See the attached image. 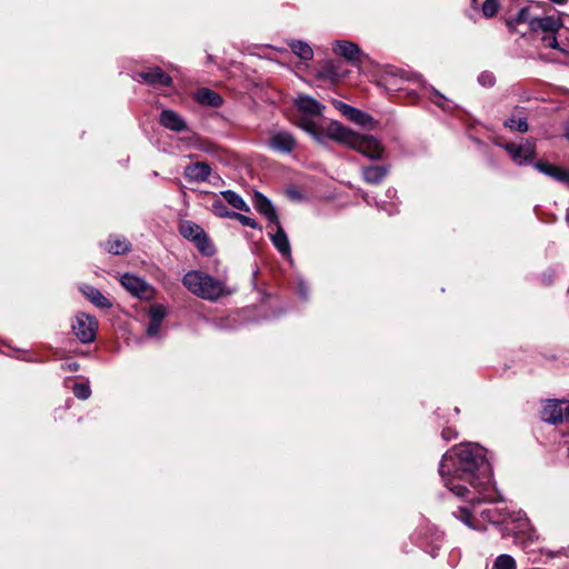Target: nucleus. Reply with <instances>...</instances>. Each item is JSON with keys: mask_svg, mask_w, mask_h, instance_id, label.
I'll return each instance as SVG.
<instances>
[{"mask_svg": "<svg viewBox=\"0 0 569 569\" xmlns=\"http://www.w3.org/2000/svg\"><path fill=\"white\" fill-rule=\"evenodd\" d=\"M83 296L98 308H110L112 305L110 301L94 287L83 286L81 287Z\"/></svg>", "mask_w": 569, "mask_h": 569, "instance_id": "4be33fe9", "label": "nucleus"}, {"mask_svg": "<svg viewBox=\"0 0 569 569\" xmlns=\"http://www.w3.org/2000/svg\"><path fill=\"white\" fill-rule=\"evenodd\" d=\"M269 236L272 241V244L283 257L291 256L289 239L280 222H278V226H273L272 230L269 231Z\"/></svg>", "mask_w": 569, "mask_h": 569, "instance_id": "4468645a", "label": "nucleus"}, {"mask_svg": "<svg viewBox=\"0 0 569 569\" xmlns=\"http://www.w3.org/2000/svg\"><path fill=\"white\" fill-rule=\"evenodd\" d=\"M325 133L328 139L342 143L372 160L380 159L385 151L381 142L373 136L357 133L340 122L330 123L325 129Z\"/></svg>", "mask_w": 569, "mask_h": 569, "instance_id": "f03ea898", "label": "nucleus"}, {"mask_svg": "<svg viewBox=\"0 0 569 569\" xmlns=\"http://www.w3.org/2000/svg\"><path fill=\"white\" fill-rule=\"evenodd\" d=\"M439 473L452 493L469 502L498 500L486 450L476 443H462L447 451Z\"/></svg>", "mask_w": 569, "mask_h": 569, "instance_id": "f257e3e1", "label": "nucleus"}, {"mask_svg": "<svg viewBox=\"0 0 569 569\" xmlns=\"http://www.w3.org/2000/svg\"><path fill=\"white\" fill-rule=\"evenodd\" d=\"M183 286L193 295L208 300H216L224 293L221 281L201 271H189L183 276Z\"/></svg>", "mask_w": 569, "mask_h": 569, "instance_id": "20e7f679", "label": "nucleus"}, {"mask_svg": "<svg viewBox=\"0 0 569 569\" xmlns=\"http://www.w3.org/2000/svg\"><path fill=\"white\" fill-rule=\"evenodd\" d=\"M288 46L291 48L292 52L302 60L308 61L313 57V50L307 42L291 40L288 42Z\"/></svg>", "mask_w": 569, "mask_h": 569, "instance_id": "b1692460", "label": "nucleus"}, {"mask_svg": "<svg viewBox=\"0 0 569 569\" xmlns=\"http://www.w3.org/2000/svg\"><path fill=\"white\" fill-rule=\"evenodd\" d=\"M442 437L446 439V440H450L452 438L456 437V435L451 431V430H443L442 431Z\"/></svg>", "mask_w": 569, "mask_h": 569, "instance_id": "a19ab883", "label": "nucleus"}, {"mask_svg": "<svg viewBox=\"0 0 569 569\" xmlns=\"http://www.w3.org/2000/svg\"><path fill=\"white\" fill-rule=\"evenodd\" d=\"M98 321L94 317L82 312L76 316L72 331L82 343L92 342L96 339Z\"/></svg>", "mask_w": 569, "mask_h": 569, "instance_id": "423d86ee", "label": "nucleus"}, {"mask_svg": "<svg viewBox=\"0 0 569 569\" xmlns=\"http://www.w3.org/2000/svg\"><path fill=\"white\" fill-rule=\"evenodd\" d=\"M517 521L518 526L516 527L515 540L518 545L527 548L538 540V535L525 515H519Z\"/></svg>", "mask_w": 569, "mask_h": 569, "instance_id": "1a4fd4ad", "label": "nucleus"}, {"mask_svg": "<svg viewBox=\"0 0 569 569\" xmlns=\"http://www.w3.org/2000/svg\"><path fill=\"white\" fill-rule=\"evenodd\" d=\"M505 149L513 162L518 164H522L531 160L535 156V146L528 141L521 144L507 143Z\"/></svg>", "mask_w": 569, "mask_h": 569, "instance_id": "9b49d317", "label": "nucleus"}, {"mask_svg": "<svg viewBox=\"0 0 569 569\" xmlns=\"http://www.w3.org/2000/svg\"><path fill=\"white\" fill-rule=\"evenodd\" d=\"M482 86L491 87L495 83V77L489 72H483L478 78Z\"/></svg>", "mask_w": 569, "mask_h": 569, "instance_id": "4c0bfd02", "label": "nucleus"}, {"mask_svg": "<svg viewBox=\"0 0 569 569\" xmlns=\"http://www.w3.org/2000/svg\"><path fill=\"white\" fill-rule=\"evenodd\" d=\"M321 76L328 78L332 81L338 80L345 76V72H341L338 68V64L330 61L326 63L323 70L321 71Z\"/></svg>", "mask_w": 569, "mask_h": 569, "instance_id": "cd10ccee", "label": "nucleus"}, {"mask_svg": "<svg viewBox=\"0 0 569 569\" xmlns=\"http://www.w3.org/2000/svg\"><path fill=\"white\" fill-rule=\"evenodd\" d=\"M336 106L349 120L357 124L371 126L373 123L372 117L359 109H356L343 102H337Z\"/></svg>", "mask_w": 569, "mask_h": 569, "instance_id": "2eb2a0df", "label": "nucleus"}, {"mask_svg": "<svg viewBox=\"0 0 569 569\" xmlns=\"http://www.w3.org/2000/svg\"><path fill=\"white\" fill-rule=\"evenodd\" d=\"M565 403V401L548 400L541 411L542 420L553 425L561 422L563 416L569 413V406H566L565 409L561 407Z\"/></svg>", "mask_w": 569, "mask_h": 569, "instance_id": "9d476101", "label": "nucleus"}, {"mask_svg": "<svg viewBox=\"0 0 569 569\" xmlns=\"http://www.w3.org/2000/svg\"><path fill=\"white\" fill-rule=\"evenodd\" d=\"M210 173L211 168L206 162H194L184 169V177L190 181H206Z\"/></svg>", "mask_w": 569, "mask_h": 569, "instance_id": "dca6fc26", "label": "nucleus"}, {"mask_svg": "<svg viewBox=\"0 0 569 569\" xmlns=\"http://www.w3.org/2000/svg\"><path fill=\"white\" fill-rule=\"evenodd\" d=\"M166 315H167L166 308L161 305H153V306H151V308L149 310L150 320L158 322V323L162 322Z\"/></svg>", "mask_w": 569, "mask_h": 569, "instance_id": "7c9ffc66", "label": "nucleus"}, {"mask_svg": "<svg viewBox=\"0 0 569 569\" xmlns=\"http://www.w3.org/2000/svg\"><path fill=\"white\" fill-rule=\"evenodd\" d=\"M230 218L238 220L243 226H247V227H250L253 229H260V226L258 224V222L248 216L237 212V213L230 214Z\"/></svg>", "mask_w": 569, "mask_h": 569, "instance_id": "f704fd0d", "label": "nucleus"}, {"mask_svg": "<svg viewBox=\"0 0 569 569\" xmlns=\"http://www.w3.org/2000/svg\"><path fill=\"white\" fill-rule=\"evenodd\" d=\"M212 211L217 217L221 218H230V214L236 213L234 211H229L221 200L212 202Z\"/></svg>", "mask_w": 569, "mask_h": 569, "instance_id": "473e14b6", "label": "nucleus"}, {"mask_svg": "<svg viewBox=\"0 0 569 569\" xmlns=\"http://www.w3.org/2000/svg\"><path fill=\"white\" fill-rule=\"evenodd\" d=\"M335 53L346 58L349 61L359 60L360 49L359 47L350 41H337L333 46Z\"/></svg>", "mask_w": 569, "mask_h": 569, "instance_id": "aec40b11", "label": "nucleus"}, {"mask_svg": "<svg viewBox=\"0 0 569 569\" xmlns=\"http://www.w3.org/2000/svg\"><path fill=\"white\" fill-rule=\"evenodd\" d=\"M268 144L273 150L289 153L296 148V139L287 131H278L270 136Z\"/></svg>", "mask_w": 569, "mask_h": 569, "instance_id": "f8f14e48", "label": "nucleus"}, {"mask_svg": "<svg viewBox=\"0 0 569 569\" xmlns=\"http://www.w3.org/2000/svg\"><path fill=\"white\" fill-rule=\"evenodd\" d=\"M505 124L511 129L519 132H526L528 130V123L526 119L522 118H510L506 120Z\"/></svg>", "mask_w": 569, "mask_h": 569, "instance_id": "c756f323", "label": "nucleus"}, {"mask_svg": "<svg viewBox=\"0 0 569 569\" xmlns=\"http://www.w3.org/2000/svg\"><path fill=\"white\" fill-rule=\"evenodd\" d=\"M120 282L131 295L138 298L151 299L153 297V288L139 277L126 273L121 277Z\"/></svg>", "mask_w": 569, "mask_h": 569, "instance_id": "6e6552de", "label": "nucleus"}, {"mask_svg": "<svg viewBox=\"0 0 569 569\" xmlns=\"http://www.w3.org/2000/svg\"><path fill=\"white\" fill-rule=\"evenodd\" d=\"M387 173L388 168L385 166H368L362 169L363 179L371 184L381 182Z\"/></svg>", "mask_w": 569, "mask_h": 569, "instance_id": "5701e85b", "label": "nucleus"}, {"mask_svg": "<svg viewBox=\"0 0 569 569\" xmlns=\"http://www.w3.org/2000/svg\"><path fill=\"white\" fill-rule=\"evenodd\" d=\"M455 516L470 528H475L471 522V511L466 507H460Z\"/></svg>", "mask_w": 569, "mask_h": 569, "instance_id": "e433bc0d", "label": "nucleus"}, {"mask_svg": "<svg viewBox=\"0 0 569 569\" xmlns=\"http://www.w3.org/2000/svg\"><path fill=\"white\" fill-rule=\"evenodd\" d=\"M224 200L233 208L248 212L250 210L246 201L234 191L227 190L221 192Z\"/></svg>", "mask_w": 569, "mask_h": 569, "instance_id": "bb28decb", "label": "nucleus"}, {"mask_svg": "<svg viewBox=\"0 0 569 569\" xmlns=\"http://www.w3.org/2000/svg\"><path fill=\"white\" fill-rule=\"evenodd\" d=\"M295 103L301 112L296 124L309 133L317 142L323 143L328 139L325 129L336 121L326 120L322 117L325 107L309 96H298Z\"/></svg>", "mask_w": 569, "mask_h": 569, "instance_id": "7ed1b4c3", "label": "nucleus"}, {"mask_svg": "<svg viewBox=\"0 0 569 569\" xmlns=\"http://www.w3.org/2000/svg\"><path fill=\"white\" fill-rule=\"evenodd\" d=\"M535 168L538 171H540L541 173L549 176L557 181H561V182L569 181V173L560 167L553 166L548 162L538 161L535 163Z\"/></svg>", "mask_w": 569, "mask_h": 569, "instance_id": "6ab92c4d", "label": "nucleus"}, {"mask_svg": "<svg viewBox=\"0 0 569 569\" xmlns=\"http://www.w3.org/2000/svg\"><path fill=\"white\" fill-rule=\"evenodd\" d=\"M562 27L563 22L560 17H537L536 20L531 21V31L543 33L541 40L545 43V47L565 51V49L560 47L558 38L556 37V33Z\"/></svg>", "mask_w": 569, "mask_h": 569, "instance_id": "39448f33", "label": "nucleus"}, {"mask_svg": "<svg viewBox=\"0 0 569 569\" xmlns=\"http://www.w3.org/2000/svg\"><path fill=\"white\" fill-rule=\"evenodd\" d=\"M435 96H436V99H433V102L440 107H443L442 102L445 100V97L437 91L435 92Z\"/></svg>", "mask_w": 569, "mask_h": 569, "instance_id": "ea45409f", "label": "nucleus"}, {"mask_svg": "<svg viewBox=\"0 0 569 569\" xmlns=\"http://www.w3.org/2000/svg\"><path fill=\"white\" fill-rule=\"evenodd\" d=\"M130 249V243L124 238L111 237L107 241V250L113 254L126 253Z\"/></svg>", "mask_w": 569, "mask_h": 569, "instance_id": "393cba45", "label": "nucleus"}, {"mask_svg": "<svg viewBox=\"0 0 569 569\" xmlns=\"http://www.w3.org/2000/svg\"><path fill=\"white\" fill-rule=\"evenodd\" d=\"M498 0H486L482 4V13L486 18L493 17L499 10Z\"/></svg>", "mask_w": 569, "mask_h": 569, "instance_id": "2f4dec72", "label": "nucleus"}, {"mask_svg": "<svg viewBox=\"0 0 569 569\" xmlns=\"http://www.w3.org/2000/svg\"><path fill=\"white\" fill-rule=\"evenodd\" d=\"M536 16L532 14L531 12V9L530 8H522L518 13L517 16L513 18V19H510L508 21V27L513 30L516 24H519V23H528L529 28L531 29V21L532 20H536Z\"/></svg>", "mask_w": 569, "mask_h": 569, "instance_id": "a878e982", "label": "nucleus"}, {"mask_svg": "<svg viewBox=\"0 0 569 569\" xmlns=\"http://www.w3.org/2000/svg\"><path fill=\"white\" fill-rule=\"evenodd\" d=\"M482 517L491 522H501L505 520V516L497 510V508H488L481 512Z\"/></svg>", "mask_w": 569, "mask_h": 569, "instance_id": "72a5a7b5", "label": "nucleus"}, {"mask_svg": "<svg viewBox=\"0 0 569 569\" xmlns=\"http://www.w3.org/2000/svg\"><path fill=\"white\" fill-rule=\"evenodd\" d=\"M194 99L203 106L220 107L222 104L221 96L208 88L198 89L194 92Z\"/></svg>", "mask_w": 569, "mask_h": 569, "instance_id": "412c9836", "label": "nucleus"}, {"mask_svg": "<svg viewBox=\"0 0 569 569\" xmlns=\"http://www.w3.org/2000/svg\"><path fill=\"white\" fill-rule=\"evenodd\" d=\"M553 3L562 4L566 2V0H550Z\"/></svg>", "mask_w": 569, "mask_h": 569, "instance_id": "79ce46f5", "label": "nucleus"}, {"mask_svg": "<svg viewBox=\"0 0 569 569\" xmlns=\"http://www.w3.org/2000/svg\"><path fill=\"white\" fill-rule=\"evenodd\" d=\"M139 78L149 84L169 86L171 78L160 68H151L147 71L140 72Z\"/></svg>", "mask_w": 569, "mask_h": 569, "instance_id": "f3484780", "label": "nucleus"}, {"mask_svg": "<svg viewBox=\"0 0 569 569\" xmlns=\"http://www.w3.org/2000/svg\"><path fill=\"white\" fill-rule=\"evenodd\" d=\"M160 123L172 131L181 132L187 126L184 120L172 110H163L160 116Z\"/></svg>", "mask_w": 569, "mask_h": 569, "instance_id": "a211bd4d", "label": "nucleus"}, {"mask_svg": "<svg viewBox=\"0 0 569 569\" xmlns=\"http://www.w3.org/2000/svg\"><path fill=\"white\" fill-rule=\"evenodd\" d=\"M179 231L186 239L194 241L202 252L207 254L211 253L209 240L198 224L190 221H183L179 226Z\"/></svg>", "mask_w": 569, "mask_h": 569, "instance_id": "0eeeda50", "label": "nucleus"}, {"mask_svg": "<svg viewBox=\"0 0 569 569\" xmlns=\"http://www.w3.org/2000/svg\"><path fill=\"white\" fill-rule=\"evenodd\" d=\"M160 325L161 323H158V322H154L152 320H150V323L147 328V335L150 336V337H153V336H157L158 332H159V329H160Z\"/></svg>", "mask_w": 569, "mask_h": 569, "instance_id": "58836bf2", "label": "nucleus"}, {"mask_svg": "<svg viewBox=\"0 0 569 569\" xmlns=\"http://www.w3.org/2000/svg\"><path fill=\"white\" fill-rule=\"evenodd\" d=\"M253 206L272 226H278L279 217L271 201L260 192L253 196Z\"/></svg>", "mask_w": 569, "mask_h": 569, "instance_id": "ddd939ff", "label": "nucleus"}, {"mask_svg": "<svg viewBox=\"0 0 569 569\" xmlns=\"http://www.w3.org/2000/svg\"><path fill=\"white\" fill-rule=\"evenodd\" d=\"M73 393L77 398L86 400L90 397L91 390L86 383H76L73 387Z\"/></svg>", "mask_w": 569, "mask_h": 569, "instance_id": "c9c22d12", "label": "nucleus"}, {"mask_svg": "<svg viewBox=\"0 0 569 569\" xmlns=\"http://www.w3.org/2000/svg\"><path fill=\"white\" fill-rule=\"evenodd\" d=\"M493 569H516V561L509 555H500L493 563Z\"/></svg>", "mask_w": 569, "mask_h": 569, "instance_id": "c85d7f7f", "label": "nucleus"}]
</instances>
